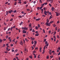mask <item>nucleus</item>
Segmentation results:
<instances>
[{"mask_svg": "<svg viewBox=\"0 0 60 60\" xmlns=\"http://www.w3.org/2000/svg\"><path fill=\"white\" fill-rule=\"evenodd\" d=\"M54 22L53 21H52L50 23H48V22H46V23H45L46 25V26H50V23H52L53 22Z\"/></svg>", "mask_w": 60, "mask_h": 60, "instance_id": "1", "label": "nucleus"}, {"mask_svg": "<svg viewBox=\"0 0 60 60\" xmlns=\"http://www.w3.org/2000/svg\"><path fill=\"white\" fill-rule=\"evenodd\" d=\"M22 32L24 34H26V31H25V30H22Z\"/></svg>", "mask_w": 60, "mask_h": 60, "instance_id": "2", "label": "nucleus"}, {"mask_svg": "<svg viewBox=\"0 0 60 60\" xmlns=\"http://www.w3.org/2000/svg\"><path fill=\"white\" fill-rule=\"evenodd\" d=\"M55 10V8L53 7H52V8H51V10L53 11H54V10Z\"/></svg>", "mask_w": 60, "mask_h": 60, "instance_id": "3", "label": "nucleus"}, {"mask_svg": "<svg viewBox=\"0 0 60 60\" xmlns=\"http://www.w3.org/2000/svg\"><path fill=\"white\" fill-rule=\"evenodd\" d=\"M46 12H47L46 11H45L44 13L45 15H47V14Z\"/></svg>", "mask_w": 60, "mask_h": 60, "instance_id": "4", "label": "nucleus"}, {"mask_svg": "<svg viewBox=\"0 0 60 60\" xmlns=\"http://www.w3.org/2000/svg\"><path fill=\"white\" fill-rule=\"evenodd\" d=\"M20 44L21 45H22V46L23 45V43L22 42V41H21L20 43Z\"/></svg>", "mask_w": 60, "mask_h": 60, "instance_id": "5", "label": "nucleus"}, {"mask_svg": "<svg viewBox=\"0 0 60 60\" xmlns=\"http://www.w3.org/2000/svg\"><path fill=\"white\" fill-rule=\"evenodd\" d=\"M46 46H49V44H48L47 45H46L45 46L44 48V49H45V47Z\"/></svg>", "mask_w": 60, "mask_h": 60, "instance_id": "6", "label": "nucleus"}, {"mask_svg": "<svg viewBox=\"0 0 60 60\" xmlns=\"http://www.w3.org/2000/svg\"><path fill=\"white\" fill-rule=\"evenodd\" d=\"M39 20H40V18H39L38 19H37L35 20L36 21H38Z\"/></svg>", "mask_w": 60, "mask_h": 60, "instance_id": "7", "label": "nucleus"}, {"mask_svg": "<svg viewBox=\"0 0 60 60\" xmlns=\"http://www.w3.org/2000/svg\"><path fill=\"white\" fill-rule=\"evenodd\" d=\"M43 8V6H41L39 8V10H41V9H42V8Z\"/></svg>", "mask_w": 60, "mask_h": 60, "instance_id": "8", "label": "nucleus"}, {"mask_svg": "<svg viewBox=\"0 0 60 60\" xmlns=\"http://www.w3.org/2000/svg\"><path fill=\"white\" fill-rule=\"evenodd\" d=\"M25 40L27 42L28 41V40H27V39H26V38H25Z\"/></svg>", "mask_w": 60, "mask_h": 60, "instance_id": "9", "label": "nucleus"}, {"mask_svg": "<svg viewBox=\"0 0 60 60\" xmlns=\"http://www.w3.org/2000/svg\"><path fill=\"white\" fill-rule=\"evenodd\" d=\"M24 30H27V28L25 27L24 28Z\"/></svg>", "mask_w": 60, "mask_h": 60, "instance_id": "10", "label": "nucleus"}, {"mask_svg": "<svg viewBox=\"0 0 60 60\" xmlns=\"http://www.w3.org/2000/svg\"><path fill=\"white\" fill-rule=\"evenodd\" d=\"M41 47L40 48V52H41Z\"/></svg>", "mask_w": 60, "mask_h": 60, "instance_id": "11", "label": "nucleus"}, {"mask_svg": "<svg viewBox=\"0 0 60 60\" xmlns=\"http://www.w3.org/2000/svg\"><path fill=\"white\" fill-rule=\"evenodd\" d=\"M17 12L16 10H15V11H13V12H14V13H15V12Z\"/></svg>", "mask_w": 60, "mask_h": 60, "instance_id": "12", "label": "nucleus"}, {"mask_svg": "<svg viewBox=\"0 0 60 60\" xmlns=\"http://www.w3.org/2000/svg\"><path fill=\"white\" fill-rule=\"evenodd\" d=\"M6 15H8V13H9V12L8 11H6Z\"/></svg>", "mask_w": 60, "mask_h": 60, "instance_id": "13", "label": "nucleus"}, {"mask_svg": "<svg viewBox=\"0 0 60 60\" xmlns=\"http://www.w3.org/2000/svg\"><path fill=\"white\" fill-rule=\"evenodd\" d=\"M35 28L37 30V29H38V27H37V26H36L35 27Z\"/></svg>", "mask_w": 60, "mask_h": 60, "instance_id": "14", "label": "nucleus"}, {"mask_svg": "<svg viewBox=\"0 0 60 60\" xmlns=\"http://www.w3.org/2000/svg\"><path fill=\"white\" fill-rule=\"evenodd\" d=\"M2 41H3V40L0 39V44L1 43V42H2Z\"/></svg>", "mask_w": 60, "mask_h": 60, "instance_id": "15", "label": "nucleus"}, {"mask_svg": "<svg viewBox=\"0 0 60 60\" xmlns=\"http://www.w3.org/2000/svg\"><path fill=\"white\" fill-rule=\"evenodd\" d=\"M59 13H58L57 14H56V16H58L59 15Z\"/></svg>", "mask_w": 60, "mask_h": 60, "instance_id": "16", "label": "nucleus"}, {"mask_svg": "<svg viewBox=\"0 0 60 60\" xmlns=\"http://www.w3.org/2000/svg\"><path fill=\"white\" fill-rule=\"evenodd\" d=\"M57 49L58 50H60V47H59L58 48H57Z\"/></svg>", "mask_w": 60, "mask_h": 60, "instance_id": "17", "label": "nucleus"}, {"mask_svg": "<svg viewBox=\"0 0 60 60\" xmlns=\"http://www.w3.org/2000/svg\"><path fill=\"white\" fill-rule=\"evenodd\" d=\"M22 23L23 22H21V23H20V26H21L22 24Z\"/></svg>", "mask_w": 60, "mask_h": 60, "instance_id": "18", "label": "nucleus"}, {"mask_svg": "<svg viewBox=\"0 0 60 60\" xmlns=\"http://www.w3.org/2000/svg\"><path fill=\"white\" fill-rule=\"evenodd\" d=\"M35 36H38L39 35V34H36L35 35Z\"/></svg>", "mask_w": 60, "mask_h": 60, "instance_id": "19", "label": "nucleus"}, {"mask_svg": "<svg viewBox=\"0 0 60 60\" xmlns=\"http://www.w3.org/2000/svg\"><path fill=\"white\" fill-rule=\"evenodd\" d=\"M53 26L54 27H55V26H56V25L55 24H54L53 25Z\"/></svg>", "mask_w": 60, "mask_h": 60, "instance_id": "20", "label": "nucleus"}, {"mask_svg": "<svg viewBox=\"0 0 60 60\" xmlns=\"http://www.w3.org/2000/svg\"><path fill=\"white\" fill-rule=\"evenodd\" d=\"M32 25V24L31 23H30V24L29 25V26H31V25Z\"/></svg>", "mask_w": 60, "mask_h": 60, "instance_id": "21", "label": "nucleus"}, {"mask_svg": "<svg viewBox=\"0 0 60 60\" xmlns=\"http://www.w3.org/2000/svg\"><path fill=\"white\" fill-rule=\"evenodd\" d=\"M43 31L44 33H45V30H44V29H43Z\"/></svg>", "mask_w": 60, "mask_h": 60, "instance_id": "22", "label": "nucleus"}, {"mask_svg": "<svg viewBox=\"0 0 60 60\" xmlns=\"http://www.w3.org/2000/svg\"><path fill=\"white\" fill-rule=\"evenodd\" d=\"M33 53H36V51H33Z\"/></svg>", "mask_w": 60, "mask_h": 60, "instance_id": "23", "label": "nucleus"}, {"mask_svg": "<svg viewBox=\"0 0 60 60\" xmlns=\"http://www.w3.org/2000/svg\"><path fill=\"white\" fill-rule=\"evenodd\" d=\"M45 43L46 44H49V43H48V42L47 41H45Z\"/></svg>", "mask_w": 60, "mask_h": 60, "instance_id": "24", "label": "nucleus"}, {"mask_svg": "<svg viewBox=\"0 0 60 60\" xmlns=\"http://www.w3.org/2000/svg\"><path fill=\"white\" fill-rule=\"evenodd\" d=\"M17 2H15V3H14V5H16V4H17Z\"/></svg>", "mask_w": 60, "mask_h": 60, "instance_id": "25", "label": "nucleus"}, {"mask_svg": "<svg viewBox=\"0 0 60 60\" xmlns=\"http://www.w3.org/2000/svg\"><path fill=\"white\" fill-rule=\"evenodd\" d=\"M18 51V50H15V52H17Z\"/></svg>", "mask_w": 60, "mask_h": 60, "instance_id": "26", "label": "nucleus"}, {"mask_svg": "<svg viewBox=\"0 0 60 60\" xmlns=\"http://www.w3.org/2000/svg\"><path fill=\"white\" fill-rule=\"evenodd\" d=\"M45 5V3H44L43 4L41 5V6H44Z\"/></svg>", "mask_w": 60, "mask_h": 60, "instance_id": "27", "label": "nucleus"}, {"mask_svg": "<svg viewBox=\"0 0 60 60\" xmlns=\"http://www.w3.org/2000/svg\"><path fill=\"white\" fill-rule=\"evenodd\" d=\"M34 44L36 45V43H37V42L36 41H34Z\"/></svg>", "mask_w": 60, "mask_h": 60, "instance_id": "28", "label": "nucleus"}, {"mask_svg": "<svg viewBox=\"0 0 60 60\" xmlns=\"http://www.w3.org/2000/svg\"><path fill=\"white\" fill-rule=\"evenodd\" d=\"M40 24L39 25V24H38V28H39V27H40Z\"/></svg>", "mask_w": 60, "mask_h": 60, "instance_id": "29", "label": "nucleus"}, {"mask_svg": "<svg viewBox=\"0 0 60 60\" xmlns=\"http://www.w3.org/2000/svg\"><path fill=\"white\" fill-rule=\"evenodd\" d=\"M18 4H21V1H19L18 2Z\"/></svg>", "mask_w": 60, "mask_h": 60, "instance_id": "30", "label": "nucleus"}, {"mask_svg": "<svg viewBox=\"0 0 60 60\" xmlns=\"http://www.w3.org/2000/svg\"><path fill=\"white\" fill-rule=\"evenodd\" d=\"M8 38V35L6 36V39H7V38Z\"/></svg>", "mask_w": 60, "mask_h": 60, "instance_id": "31", "label": "nucleus"}, {"mask_svg": "<svg viewBox=\"0 0 60 60\" xmlns=\"http://www.w3.org/2000/svg\"><path fill=\"white\" fill-rule=\"evenodd\" d=\"M52 17H49V19H51L52 18Z\"/></svg>", "mask_w": 60, "mask_h": 60, "instance_id": "32", "label": "nucleus"}, {"mask_svg": "<svg viewBox=\"0 0 60 60\" xmlns=\"http://www.w3.org/2000/svg\"><path fill=\"white\" fill-rule=\"evenodd\" d=\"M18 17H19V18H22V16H21V15H20L18 16Z\"/></svg>", "mask_w": 60, "mask_h": 60, "instance_id": "33", "label": "nucleus"}, {"mask_svg": "<svg viewBox=\"0 0 60 60\" xmlns=\"http://www.w3.org/2000/svg\"><path fill=\"white\" fill-rule=\"evenodd\" d=\"M11 12H13V11L12 10H11L10 11Z\"/></svg>", "mask_w": 60, "mask_h": 60, "instance_id": "34", "label": "nucleus"}, {"mask_svg": "<svg viewBox=\"0 0 60 60\" xmlns=\"http://www.w3.org/2000/svg\"><path fill=\"white\" fill-rule=\"evenodd\" d=\"M13 20V19L12 18H11V19L10 20V21H12V20Z\"/></svg>", "mask_w": 60, "mask_h": 60, "instance_id": "35", "label": "nucleus"}, {"mask_svg": "<svg viewBox=\"0 0 60 60\" xmlns=\"http://www.w3.org/2000/svg\"><path fill=\"white\" fill-rule=\"evenodd\" d=\"M11 17H14V15H11Z\"/></svg>", "mask_w": 60, "mask_h": 60, "instance_id": "36", "label": "nucleus"}, {"mask_svg": "<svg viewBox=\"0 0 60 60\" xmlns=\"http://www.w3.org/2000/svg\"><path fill=\"white\" fill-rule=\"evenodd\" d=\"M30 58H31V59L32 58V56H30Z\"/></svg>", "mask_w": 60, "mask_h": 60, "instance_id": "37", "label": "nucleus"}, {"mask_svg": "<svg viewBox=\"0 0 60 60\" xmlns=\"http://www.w3.org/2000/svg\"><path fill=\"white\" fill-rule=\"evenodd\" d=\"M33 3H34V4H35L36 3V1H34L33 2Z\"/></svg>", "mask_w": 60, "mask_h": 60, "instance_id": "38", "label": "nucleus"}, {"mask_svg": "<svg viewBox=\"0 0 60 60\" xmlns=\"http://www.w3.org/2000/svg\"><path fill=\"white\" fill-rule=\"evenodd\" d=\"M46 58L47 59H48L49 58V56H47L46 57Z\"/></svg>", "mask_w": 60, "mask_h": 60, "instance_id": "39", "label": "nucleus"}, {"mask_svg": "<svg viewBox=\"0 0 60 60\" xmlns=\"http://www.w3.org/2000/svg\"><path fill=\"white\" fill-rule=\"evenodd\" d=\"M8 12H9V13H11V12L10 11H8Z\"/></svg>", "mask_w": 60, "mask_h": 60, "instance_id": "40", "label": "nucleus"}, {"mask_svg": "<svg viewBox=\"0 0 60 60\" xmlns=\"http://www.w3.org/2000/svg\"><path fill=\"white\" fill-rule=\"evenodd\" d=\"M51 53H52V52H49V53L50 54V55H51Z\"/></svg>", "mask_w": 60, "mask_h": 60, "instance_id": "41", "label": "nucleus"}, {"mask_svg": "<svg viewBox=\"0 0 60 60\" xmlns=\"http://www.w3.org/2000/svg\"><path fill=\"white\" fill-rule=\"evenodd\" d=\"M49 5L50 6V7H51L52 6L51 4H49Z\"/></svg>", "mask_w": 60, "mask_h": 60, "instance_id": "42", "label": "nucleus"}, {"mask_svg": "<svg viewBox=\"0 0 60 60\" xmlns=\"http://www.w3.org/2000/svg\"><path fill=\"white\" fill-rule=\"evenodd\" d=\"M57 38H59V39L60 38L59 36L58 35H57Z\"/></svg>", "mask_w": 60, "mask_h": 60, "instance_id": "43", "label": "nucleus"}, {"mask_svg": "<svg viewBox=\"0 0 60 60\" xmlns=\"http://www.w3.org/2000/svg\"><path fill=\"white\" fill-rule=\"evenodd\" d=\"M33 46L34 47V48H35V45H34Z\"/></svg>", "mask_w": 60, "mask_h": 60, "instance_id": "44", "label": "nucleus"}, {"mask_svg": "<svg viewBox=\"0 0 60 60\" xmlns=\"http://www.w3.org/2000/svg\"><path fill=\"white\" fill-rule=\"evenodd\" d=\"M35 50H36V49H38V48L37 47L35 48Z\"/></svg>", "mask_w": 60, "mask_h": 60, "instance_id": "45", "label": "nucleus"}, {"mask_svg": "<svg viewBox=\"0 0 60 60\" xmlns=\"http://www.w3.org/2000/svg\"><path fill=\"white\" fill-rule=\"evenodd\" d=\"M5 46V44H4L3 45V47H4Z\"/></svg>", "mask_w": 60, "mask_h": 60, "instance_id": "46", "label": "nucleus"}, {"mask_svg": "<svg viewBox=\"0 0 60 60\" xmlns=\"http://www.w3.org/2000/svg\"><path fill=\"white\" fill-rule=\"evenodd\" d=\"M43 9L44 10H46V8L45 7H44L43 8Z\"/></svg>", "mask_w": 60, "mask_h": 60, "instance_id": "47", "label": "nucleus"}, {"mask_svg": "<svg viewBox=\"0 0 60 60\" xmlns=\"http://www.w3.org/2000/svg\"><path fill=\"white\" fill-rule=\"evenodd\" d=\"M8 3V2L7 1L6 2V3H5V4H7V3Z\"/></svg>", "mask_w": 60, "mask_h": 60, "instance_id": "48", "label": "nucleus"}, {"mask_svg": "<svg viewBox=\"0 0 60 60\" xmlns=\"http://www.w3.org/2000/svg\"><path fill=\"white\" fill-rule=\"evenodd\" d=\"M13 46V44H11V47H12V46Z\"/></svg>", "mask_w": 60, "mask_h": 60, "instance_id": "49", "label": "nucleus"}, {"mask_svg": "<svg viewBox=\"0 0 60 60\" xmlns=\"http://www.w3.org/2000/svg\"><path fill=\"white\" fill-rule=\"evenodd\" d=\"M46 41V39H44V41Z\"/></svg>", "mask_w": 60, "mask_h": 60, "instance_id": "50", "label": "nucleus"}, {"mask_svg": "<svg viewBox=\"0 0 60 60\" xmlns=\"http://www.w3.org/2000/svg\"><path fill=\"white\" fill-rule=\"evenodd\" d=\"M59 30H59V29L58 30H57L58 32H59Z\"/></svg>", "mask_w": 60, "mask_h": 60, "instance_id": "51", "label": "nucleus"}, {"mask_svg": "<svg viewBox=\"0 0 60 60\" xmlns=\"http://www.w3.org/2000/svg\"><path fill=\"white\" fill-rule=\"evenodd\" d=\"M53 37L54 38H55V39L56 38V37L55 36H54Z\"/></svg>", "mask_w": 60, "mask_h": 60, "instance_id": "52", "label": "nucleus"}, {"mask_svg": "<svg viewBox=\"0 0 60 60\" xmlns=\"http://www.w3.org/2000/svg\"><path fill=\"white\" fill-rule=\"evenodd\" d=\"M31 48H32V49H34V48L33 46H31Z\"/></svg>", "mask_w": 60, "mask_h": 60, "instance_id": "53", "label": "nucleus"}, {"mask_svg": "<svg viewBox=\"0 0 60 60\" xmlns=\"http://www.w3.org/2000/svg\"><path fill=\"white\" fill-rule=\"evenodd\" d=\"M19 53L17 54H16V56H19Z\"/></svg>", "mask_w": 60, "mask_h": 60, "instance_id": "54", "label": "nucleus"}, {"mask_svg": "<svg viewBox=\"0 0 60 60\" xmlns=\"http://www.w3.org/2000/svg\"><path fill=\"white\" fill-rule=\"evenodd\" d=\"M32 44H34V41H32Z\"/></svg>", "mask_w": 60, "mask_h": 60, "instance_id": "55", "label": "nucleus"}, {"mask_svg": "<svg viewBox=\"0 0 60 60\" xmlns=\"http://www.w3.org/2000/svg\"><path fill=\"white\" fill-rule=\"evenodd\" d=\"M41 11H43V9H41Z\"/></svg>", "mask_w": 60, "mask_h": 60, "instance_id": "56", "label": "nucleus"}, {"mask_svg": "<svg viewBox=\"0 0 60 60\" xmlns=\"http://www.w3.org/2000/svg\"><path fill=\"white\" fill-rule=\"evenodd\" d=\"M49 34H50V33H51V31H49Z\"/></svg>", "mask_w": 60, "mask_h": 60, "instance_id": "57", "label": "nucleus"}, {"mask_svg": "<svg viewBox=\"0 0 60 60\" xmlns=\"http://www.w3.org/2000/svg\"><path fill=\"white\" fill-rule=\"evenodd\" d=\"M47 22H49V19H47Z\"/></svg>", "mask_w": 60, "mask_h": 60, "instance_id": "58", "label": "nucleus"}, {"mask_svg": "<svg viewBox=\"0 0 60 60\" xmlns=\"http://www.w3.org/2000/svg\"><path fill=\"white\" fill-rule=\"evenodd\" d=\"M24 4H26V2H24Z\"/></svg>", "mask_w": 60, "mask_h": 60, "instance_id": "59", "label": "nucleus"}, {"mask_svg": "<svg viewBox=\"0 0 60 60\" xmlns=\"http://www.w3.org/2000/svg\"><path fill=\"white\" fill-rule=\"evenodd\" d=\"M37 9L38 10H39V9H40V7H38L37 8Z\"/></svg>", "mask_w": 60, "mask_h": 60, "instance_id": "60", "label": "nucleus"}, {"mask_svg": "<svg viewBox=\"0 0 60 60\" xmlns=\"http://www.w3.org/2000/svg\"><path fill=\"white\" fill-rule=\"evenodd\" d=\"M4 53H7L8 52L7 51H6L4 52Z\"/></svg>", "mask_w": 60, "mask_h": 60, "instance_id": "61", "label": "nucleus"}, {"mask_svg": "<svg viewBox=\"0 0 60 60\" xmlns=\"http://www.w3.org/2000/svg\"><path fill=\"white\" fill-rule=\"evenodd\" d=\"M23 41H24V43H25V40L24 39H23Z\"/></svg>", "mask_w": 60, "mask_h": 60, "instance_id": "62", "label": "nucleus"}, {"mask_svg": "<svg viewBox=\"0 0 60 60\" xmlns=\"http://www.w3.org/2000/svg\"><path fill=\"white\" fill-rule=\"evenodd\" d=\"M44 52H45L44 51L43 52H42V53L43 54H44Z\"/></svg>", "mask_w": 60, "mask_h": 60, "instance_id": "63", "label": "nucleus"}, {"mask_svg": "<svg viewBox=\"0 0 60 60\" xmlns=\"http://www.w3.org/2000/svg\"><path fill=\"white\" fill-rule=\"evenodd\" d=\"M13 60H16V59L15 58H14L13 59Z\"/></svg>", "mask_w": 60, "mask_h": 60, "instance_id": "64", "label": "nucleus"}]
</instances>
